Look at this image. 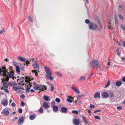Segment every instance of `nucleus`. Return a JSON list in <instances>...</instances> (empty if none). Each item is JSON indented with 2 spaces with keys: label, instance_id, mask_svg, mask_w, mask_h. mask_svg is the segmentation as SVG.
Here are the masks:
<instances>
[{
  "label": "nucleus",
  "instance_id": "obj_1",
  "mask_svg": "<svg viewBox=\"0 0 125 125\" xmlns=\"http://www.w3.org/2000/svg\"><path fill=\"white\" fill-rule=\"evenodd\" d=\"M85 21L86 24H88L89 28L90 29L95 30L98 28L96 24L93 22H90L89 19L85 20Z\"/></svg>",
  "mask_w": 125,
  "mask_h": 125
},
{
  "label": "nucleus",
  "instance_id": "obj_2",
  "mask_svg": "<svg viewBox=\"0 0 125 125\" xmlns=\"http://www.w3.org/2000/svg\"><path fill=\"white\" fill-rule=\"evenodd\" d=\"M44 69L47 75H46V78L51 80H52L53 79V78L52 76V73L50 72V69L48 67L45 66L44 67Z\"/></svg>",
  "mask_w": 125,
  "mask_h": 125
},
{
  "label": "nucleus",
  "instance_id": "obj_3",
  "mask_svg": "<svg viewBox=\"0 0 125 125\" xmlns=\"http://www.w3.org/2000/svg\"><path fill=\"white\" fill-rule=\"evenodd\" d=\"M33 88L35 90H41L39 91V93L41 91H43L46 90L47 89V87L44 85H37L33 86Z\"/></svg>",
  "mask_w": 125,
  "mask_h": 125
},
{
  "label": "nucleus",
  "instance_id": "obj_4",
  "mask_svg": "<svg viewBox=\"0 0 125 125\" xmlns=\"http://www.w3.org/2000/svg\"><path fill=\"white\" fill-rule=\"evenodd\" d=\"M90 64L91 68H95L97 69H98L100 67L99 63L96 60H92L90 62Z\"/></svg>",
  "mask_w": 125,
  "mask_h": 125
},
{
  "label": "nucleus",
  "instance_id": "obj_5",
  "mask_svg": "<svg viewBox=\"0 0 125 125\" xmlns=\"http://www.w3.org/2000/svg\"><path fill=\"white\" fill-rule=\"evenodd\" d=\"M109 99L111 100V102H113L115 96L113 93L112 92H109L108 96Z\"/></svg>",
  "mask_w": 125,
  "mask_h": 125
},
{
  "label": "nucleus",
  "instance_id": "obj_6",
  "mask_svg": "<svg viewBox=\"0 0 125 125\" xmlns=\"http://www.w3.org/2000/svg\"><path fill=\"white\" fill-rule=\"evenodd\" d=\"M24 117L23 116H21L18 119V125H22L23 123Z\"/></svg>",
  "mask_w": 125,
  "mask_h": 125
},
{
  "label": "nucleus",
  "instance_id": "obj_7",
  "mask_svg": "<svg viewBox=\"0 0 125 125\" xmlns=\"http://www.w3.org/2000/svg\"><path fill=\"white\" fill-rule=\"evenodd\" d=\"M34 62H35V64H32V66L33 68L36 70H38L39 69V64L37 63V62L35 61Z\"/></svg>",
  "mask_w": 125,
  "mask_h": 125
},
{
  "label": "nucleus",
  "instance_id": "obj_8",
  "mask_svg": "<svg viewBox=\"0 0 125 125\" xmlns=\"http://www.w3.org/2000/svg\"><path fill=\"white\" fill-rule=\"evenodd\" d=\"M1 103L3 106H6L8 104V101L5 99H3L1 102Z\"/></svg>",
  "mask_w": 125,
  "mask_h": 125
},
{
  "label": "nucleus",
  "instance_id": "obj_9",
  "mask_svg": "<svg viewBox=\"0 0 125 125\" xmlns=\"http://www.w3.org/2000/svg\"><path fill=\"white\" fill-rule=\"evenodd\" d=\"M67 109L65 107H62L61 108V110L60 111L62 113L66 114L67 113Z\"/></svg>",
  "mask_w": 125,
  "mask_h": 125
},
{
  "label": "nucleus",
  "instance_id": "obj_10",
  "mask_svg": "<svg viewBox=\"0 0 125 125\" xmlns=\"http://www.w3.org/2000/svg\"><path fill=\"white\" fill-rule=\"evenodd\" d=\"M73 123L75 125H79L80 123V121L79 119H73Z\"/></svg>",
  "mask_w": 125,
  "mask_h": 125
},
{
  "label": "nucleus",
  "instance_id": "obj_11",
  "mask_svg": "<svg viewBox=\"0 0 125 125\" xmlns=\"http://www.w3.org/2000/svg\"><path fill=\"white\" fill-rule=\"evenodd\" d=\"M8 76L9 78H11L13 76L14 73L11 71L7 73Z\"/></svg>",
  "mask_w": 125,
  "mask_h": 125
},
{
  "label": "nucleus",
  "instance_id": "obj_12",
  "mask_svg": "<svg viewBox=\"0 0 125 125\" xmlns=\"http://www.w3.org/2000/svg\"><path fill=\"white\" fill-rule=\"evenodd\" d=\"M43 99L46 101H50V97L49 96L44 95L42 97Z\"/></svg>",
  "mask_w": 125,
  "mask_h": 125
},
{
  "label": "nucleus",
  "instance_id": "obj_13",
  "mask_svg": "<svg viewBox=\"0 0 125 125\" xmlns=\"http://www.w3.org/2000/svg\"><path fill=\"white\" fill-rule=\"evenodd\" d=\"M43 105L45 109H46L49 108V105L47 102H44L43 103Z\"/></svg>",
  "mask_w": 125,
  "mask_h": 125
},
{
  "label": "nucleus",
  "instance_id": "obj_14",
  "mask_svg": "<svg viewBox=\"0 0 125 125\" xmlns=\"http://www.w3.org/2000/svg\"><path fill=\"white\" fill-rule=\"evenodd\" d=\"M2 113L4 115L7 116L9 115V111L8 110H6L5 109H3L2 112Z\"/></svg>",
  "mask_w": 125,
  "mask_h": 125
},
{
  "label": "nucleus",
  "instance_id": "obj_15",
  "mask_svg": "<svg viewBox=\"0 0 125 125\" xmlns=\"http://www.w3.org/2000/svg\"><path fill=\"white\" fill-rule=\"evenodd\" d=\"M2 73H3L4 74L6 75V73L7 72V71L6 70V67L5 66L3 67L2 68Z\"/></svg>",
  "mask_w": 125,
  "mask_h": 125
},
{
  "label": "nucleus",
  "instance_id": "obj_16",
  "mask_svg": "<svg viewBox=\"0 0 125 125\" xmlns=\"http://www.w3.org/2000/svg\"><path fill=\"white\" fill-rule=\"evenodd\" d=\"M108 94L107 92H104L102 93V95L104 98H106L108 96Z\"/></svg>",
  "mask_w": 125,
  "mask_h": 125
},
{
  "label": "nucleus",
  "instance_id": "obj_17",
  "mask_svg": "<svg viewBox=\"0 0 125 125\" xmlns=\"http://www.w3.org/2000/svg\"><path fill=\"white\" fill-rule=\"evenodd\" d=\"M72 88L74 90V92L78 94L80 93L79 91L77 90L75 87H72Z\"/></svg>",
  "mask_w": 125,
  "mask_h": 125
},
{
  "label": "nucleus",
  "instance_id": "obj_18",
  "mask_svg": "<svg viewBox=\"0 0 125 125\" xmlns=\"http://www.w3.org/2000/svg\"><path fill=\"white\" fill-rule=\"evenodd\" d=\"M94 97L95 98H96L98 97L99 98H100V93L98 92H97L95 94Z\"/></svg>",
  "mask_w": 125,
  "mask_h": 125
},
{
  "label": "nucleus",
  "instance_id": "obj_19",
  "mask_svg": "<svg viewBox=\"0 0 125 125\" xmlns=\"http://www.w3.org/2000/svg\"><path fill=\"white\" fill-rule=\"evenodd\" d=\"M122 82L119 81H117L116 83V85L117 86H119L121 85L122 84Z\"/></svg>",
  "mask_w": 125,
  "mask_h": 125
},
{
  "label": "nucleus",
  "instance_id": "obj_20",
  "mask_svg": "<svg viewBox=\"0 0 125 125\" xmlns=\"http://www.w3.org/2000/svg\"><path fill=\"white\" fill-rule=\"evenodd\" d=\"M53 109L54 112L57 111L58 109V107L57 106L54 105L53 106Z\"/></svg>",
  "mask_w": 125,
  "mask_h": 125
},
{
  "label": "nucleus",
  "instance_id": "obj_21",
  "mask_svg": "<svg viewBox=\"0 0 125 125\" xmlns=\"http://www.w3.org/2000/svg\"><path fill=\"white\" fill-rule=\"evenodd\" d=\"M16 71L18 73V74H20V68L19 66H16Z\"/></svg>",
  "mask_w": 125,
  "mask_h": 125
},
{
  "label": "nucleus",
  "instance_id": "obj_22",
  "mask_svg": "<svg viewBox=\"0 0 125 125\" xmlns=\"http://www.w3.org/2000/svg\"><path fill=\"white\" fill-rule=\"evenodd\" d=\"M18 59L20 60V61L23 62H25L26 61V59H25L24 57H18Z\"/></svg>",
  "mask_w": 125,
  "mask_h": 125
},
{
  "label": "nucleus",
  "instance_id": "obj_23",
  "mask_svg": "<svg viewBox=\"0 0 125 125\" xmlns=\"http://www.w3.org/2000/svg\"><path fill=\"white\" fill-rule=\"evenodd\" d=\"M115 50L117 52V54L118 55L120 56V53L119 52V48L116 47L115 48Z\"/></svg>",
  "mask_w": 125,
  "mask_h": 125
},
{
  "label": "nucleus",
  "instance_id": "obj_24",
  "mask_svg": "<svg viewBox=\"0 0 125 125\" xmlns=\"http://www.w3.org/2000/svg\"><path fill=\"white\" fill-rule=\"evenodd\" d=\"M35 117L34 115H31L29 117V118L31 120H32L34 119Z\"/></svg>",
  "mask_w": 125,
  "mask_h": 125
},
{
  "label": "nucleus",
  "instance_id": "obj_25",
  "mask_svg": "<svg viewBox=\"0 0 125 125\" xmlns=\"http://www.w3.org/2000/svg\"><path fill=\"white\" fill-rule=\"evenodd\" d=\"M85 79V78L83 76H81L79 80V81L80 82L84 81Z\"/></svg>",
  "mask_w": 125,
  "mask_h": 125
},
{
  "label": "nucleus",
  "instance_id": "obj_26",
  "mask_svg": "<svg viewBox=\"0 0 125 125\" xmlns=\"http://www.w3.org/2000/svg\"><path fill=\"white\" fill-rule=\"evenodd\" d=\"M110 83V81H108L107 82V84H106V85H105V86L104 87L105 88H106V87H108Z\"/></svg>",
  "mask_w": 125,
  "mask_h": 125
},
{
  "label": "nucleus",
  "instance_id": "obj_27",
  "mask_svg": "<svg viewBox=\"0 0 125 125\" xmlns=\"http://www.w3.org/2000/svg\"><path fill=\"white\" fill-rule=\"evenodd\" d=\"M33 19L30 16L28 17V20L30 22H31L32 21Z\"/></svg>",
  "mask_w": 125,
  "mask_h": 125
},
{
  "label": "nucleus",
  "instance_id": "obj_28",
  "mask_svg": "<svg viewBox=\"0 0 125 125\" xmlns=\"http://www.w3.org/2000/svg\"><path fill=\"white\" fill-rule=\"evenodd\" d=\"M82 119L84 120V122L86 123V124H88V122L86 120L85 118L84 117L83 115H82Z\"/></svg>",
  "mask_w": 125,
  "mask_h": 125
},
{
  "label": "nucleus",
  "instance_id": "obj_29",
  "mask_svg": "<svg viewBox=\"0 0 125 125\" xmlns=\"http://www.w3.org/2000/svg\"><path fill=\"white\" fill-rule=\"evenodd\" d=\"M31 87H29V88L27 87L26 89V92L27 93H28L29 92L30 88H31Z\"/></svg>",
  "mask_w": 125,
  "mask_h": 125
},
{
  "label": "nucleus",
  "instance_id": "obj_30",
  "mask_svg": "<svg viewBox=\"0 0 125 125\" xmlns=\"http://www.w3.org/2000/svg\"><path fill=\"white\" fill-rule=\"evenodd\" d=\"M72 113L76 115L78 114V111L75 110L72 111Z\"/></svg>",
  "mask_w": 125,
  "mask_h": 125
},
{
  "label": "nucleus",
  "instance_id": "obj_31",
  "mask_svg": "<svg viewBox=\"0 0 125 125\" xmlns=\"http://www.w3.org/2000/svg\"><path fill=\"white\" fill-rule=\"evenodd\" d=\"M55 101L57 103H59L60 101V99L59 98H56L55 99Z\"/></svg>",
  "mask_w": 125,
  "mask_h": 125
},
{
  "label": "nucleus",
  "instance_id": "obj_32",
  "mask_svg": "<svg viewBox=\"0 0 125 125\" xmlns=\"http://www.w3.org/2000/svg\"><path fill=\"white\" fill-rule=\"evenodd\" d=\"M56 74L57 76L61 77L62 76V74L60 73L57 72L56 73Z\"/></svg>",
  "mask_w": 125,
  "mask_h": 125
},
{
  "label": "nucleus",
  "instance_id": "obj_33",
  "mask_svg": "<svg viewBox=\"0 0 125 125\" xmlns=\"http://www.w3.org/2000/svg\"><path fill=\"white\" fill-rule=\"evenodd\" d=\"M5 29H4L2 30H0V34H1L3 32H5Z\"/></svg>",
  "mask_w": 125,
  "mask_h": 125
},
{
  "label": "nucleus",
  "instance_id": "obj_34",
  "mask_svg": "<svg viewBox=\"0 0 125 125\" xmlns=\"http://www.w3.org/2000/svg\"><path fill=\"white\" fill-rule=\"evenodd\" d=\"M39 111L40 113H43V109L41 108L39 109Z\"/></svg>",
  "mask_w": 125,
  "mask_h": 125
},
{
  "label": "nucleus",
  "instance_id": "obj_35",
  "mask_svg": "<svg viewBox=\"0 0 125 125\" xmlns=\"http://www.w3.org/2000/svg\"><path fill=\"white\" fill-rule=\"evenodd\" d=\"M66 101L70 103H71L72 102V101L71 100V99L70 98H68L67 99Z\"/></svg>",
  "mask_w": 125,
  "mask_h": 125
},
{
  "label": "nucleus",
  "instance_id": "obj_36",
  "mask_svg": "<svg viewBox=\"0 0 125 125\" xmlns=\"http://www.w3.org/2000/svg\"><path fill=\"white\" fill-rule=\"evenodd\" d=\"M50 85H51V87L50 91H52L54 89V87L53 85L52 84H50Z\"/></svg>",
  "mask_w": 125,
  "mask_h": 125
},
{
  "label": "nucleus",
  "instance_id": "obj_37",
  "mask_svg": "<svg viewBox=\"0 0 125 125\" xmlns=\"http://www.w3.org/2000/svg\"><path fill=\"white\" fill-rule=\"evenodd\" d=\"M25 62L26 64H27V65H28L29 64H30L29 61L27 59L26 60V61Z\"/></svg>",
  "mask_w": 125,
  "mask_h": 125
},
{
  "label": "nucleus",
  "instance_id": "obj_38",
  "mask_svg": "<svg viewBox=\"0 0 125 125\" xmlns=\"http://www.w3.org/2000/svg\"><path fill=\"white\" fill-rule=\"evenodd\" d=\"M7 83L6 81H4V82L3 83V86L5 88L6 87V84H7Z\"/></svg>",
  "mask_w": 125,
  "mask_h": 125
},
{
  "label": "nucleus",
  "instance_id": "obj_39",
  "mask_svg": "<svg viewBox=\"0 0 125 125\" xmlns=\"http://www.w3.org/2000/svg\"><path fill=\"white\" fill-rule=\"evenodd\" d=\"M22 110L21 108H20L18 110V112L20 114L22 112Z\"/></svg>",
  "mask_w": 125,
  "mask_h": 125
},
{
  "label": "nucleus",
  "instance_id": "obj_40",
  "mask_svg": "<svg viewBox=\"0 0 125 125\" xmlns=\"http://www.w3.org/2000/svg\"><path fill=\"white\" fill-rule=\"evenodd\" d=\"M82 96V95H79L78 96H77L76 97L77 100H78L79 99L81 98Z\"/></svg>",
  "mask_w": 125,
  "mask_h": 125
},
{
  "label": "nucleus",
  "instance_id": "obj_41",
  "mask_svg": "<svg viewBox=\"0 0 125 125\" xmlns=\"http://www.w3.org/2000/svg\"><path fill=\"white\" fill-rule=\"evenodd\" d=\"M94 118L96 119H100V117L97 115H96L95 116H94Z\"/></svg>",
  "mask_w": 125,
  "mask_h": 125
},
{
  "label": "nucleus",
  "instance_id": "obj_42",
  "mask_svg": "<svg viewBox=\"0 0 125 125\" xmlns=\"http://www.w3.org/2000/svg\"><path fill=\"white\" fill-rule=\"evenodd\" d=\"M20 97L22 99H23L25 98V96L24 94H22L20 96Z\"/></svg>",
  "mask_w": 125,
  "mask_h": 125
},
{
  "label": "nucleus",
  "instance_id": "obj_43",
  "mask_svg": "<svg viewBox=\"0 0 125 125\" xmlns=\"http://www.w3.org/2000/svg\"><path fill=\"white\" fill-rule=\"evenodd\" d=\"M119 18L122 20H123V18L122 16V15H119Z\"/></svg>",
  "mask_w": 125,
  "mask_h": 125
},
{
  "label": "nucleus",
  "instance_id": "obj_44",
  "mask_svg": "<svg viewBox=\"0 0 125 125\" xmlns=\"http://www.w3.org/2000/svg\"><path fill=\"white\" fill-rule=\"evenodd\" d=\"M25 103L23 102L22 101L21 102V105L23 107L25 106Z\"/></svg>",
  "mask_w": 125,
  "mask_h": 125
},
{
  "label": "nucleus",
  "instance_id": "obj_45",
  "mask_svg": "<svg viewBox=\"0 0 125 125\" xmlns=\"http://www.w3.org/2000/svg\"><path fill=\"white\" fill-rule=\"evenodd\" d=\"M8 84L9 86H12L13 85V84L12 83V82H10L8 83Z\"/></svg>",
  "mask_w": 125,
  "mask_h": 125
},
{
  "label": "nucleus",
  "instance_id": "obj_46",
  "mask_svg": "<svg viewBox=\"0 0 125 125\" xmlns=\"http://www.w3.org/2000/svg\"><path fill=\"white\" fill-rule=\"evenodd\" d=\"M13 89L14 91H16L17 90V87L16 86H13Z\"/></svg>",
  "mask_w": 125,
  "mask_h": 125
},
{
  "label": "nucleus",
  "instance_id": "obj_47",
  "mask_svg": "<svg viewBox=\"0 0 125 125\" xmlns=\"http://www.w3.org/2000/svg\"><path fill=\"white\" fill-rule=\"evenodd\" d=\"M24 67L23 66H22L21 68H20V69L22 71H24L25 70H24Z\"/></svg>",
  "mask_w": 125,
  "mask_h": 125
},
{
  "label": "nucleus",
  "instance_id": "obj_48",
  "mask_svg": "<svg viewBox=\"0 0 125 125\" xmlns=\"http://www.w3.org/2000/svg\"><path fill=\"white\" fill-rule=\"evenodd\" d=\"M13 65H14L15 67H16V66H18L17 65V63L16 62H13Z\"/></svg>",
  "mask_w": 125,
  "mask_h": 125
},
{
  "label": "nucleus",
  "instance_id": "obj_49",
  "mask_svg": "<svg viewBox=\"0 0 125 125\" xmlns=\"http://www.w3.org/2000/svg\"><path fill=\"white\" fill-rule=\"evenodd\" d=\"M90 106H89V107L90 108H95V106L94 105H92L90 104Z\"/></svg>",
  "mask_w": 125,
  "mask_h": 125
},
{
  "label": "nucleus",
  "instance_id": "obj_50",
  "mask_svg": "<svg viewBox=\"0 0 125 125\" xmlns=\"http://www.w3.org/2000/svg\"><path fill=\"white\" fill-rule=\"evenodd\" d=\"M121 27V28L123 30H125V27L124 25H122Z\"/></svg>",
  "mask_w": 125,
  "mask_h": 125
},
{
  "label": "nucleus",
  "instance_id": "obj_51",
  "mask_svg": "<svg viewBox=\"0 0 125 125\" xmlns=\"http://www.w3.org/2000/svg\"><path fill=\"white\" fill-rule=\"evenodd\" d=\"M24 77H21L20 78V79L19 80L20 81H22L23 80H24Z\"/></svg>",
  "mask_w": 125,
  "mask_h": 125
},
{
  "label": "nucleus",
  "instance_id": "obj_52",
  "mask_svg": "<svg viewBox=\"0 0 125 125\" xmlns=\"http://www.w3.org/2000/svg\"><path fill=\"white\" fill-rule=\"evenodd\" d=\"M115 23L116 24L118 21V20L116 16L115 17Z\"/></svg>",
  "mask_w": 125,
  "mask_h": 125
},
{
  "label": "nucleus",
  "instance_id": "obj_53",
  "mask_svg": "<svg viewBox=\"0 0 125 125\" xmlns=\"http://www.w3.org/2000/svg\"><path fill=\"white\" fill-rule=\"evenodd\" d=\"M101 110H97L94 111V113H96L98 112H101Z\"/></svg>",
  "mask_w": 125,
  "mask_h": 125
},
{
  "label": "nucleus",
  "instance_id": "obj_54",
  "mask_svg": "<svg viewBox=\"0 0 125 125\" xmlns=\"http://www.w3.org/2000/svg\"><path fill=\"white\" fill-rule=\"evenodd\" d=\"M11 106L13 107L15 106H16L15 103H13L11 104Z\"/></svg>",
  "mask_w": 125,
  "mask_h": 125
},
{
  "label": "nucleus",
  "instance_id": "obj_55",
  "mask_svg": "<svg viewBox=\"0 0 125 125\" xmlns=\"http://www.w3.org/2000/svg\"><path fill=\"white\" fill-rule=\"evenodd\" d=\"M97 21L98 24H99L101 26V22L99 20H98Z\"/></svg>",
  "mask_w": 125,
  "mask_h": 125
},
{
  "label": "nucleus",
  "instance_id": "obj_56",
  "mask_svg": "<svg viewBox=\"0 0 125 125\" xmlns=\"http://www.w3.org/2000/svg\"><path fill=\"white\" fill-rule=\"evenodd\" d=\"M4 91L5 92H6L7 93H9V91L8 90L6 89H5L4 90Z\"/></svg>",
  "mask_w": 125,
  "mask_h": 125
},
{
  "label": "nucleus",
  "instance_id": "obj_57",
  "mask_svg": "<svg viewBox=\"0 0 125 125\" xmlns=\"http://www.w3.org/2000/svg\"><path fill=\"white\" fill-rule=\"evenodd\" d=\"M94 75V73H92V74H91L90 76L88 77V79H89L93 75Z\"/></svg>",
  "mask_w": 125,
  "mask_h": 125
},
{
  "label": "nucleus",
  "instance_id": "obj_58",
  "mask_svg": "<svg viewBox=\"0 0 125 125\" xmlns=\"http://www.w3.org/2000/svg\"><path fill=\"white\" fill-rule=\"evenodd\" d=\"M122 108V107L121 106H118L117 107V109L118 110H121Z\"/></svg>",
  "mask_w": 125,
  "mask_h": 125
},
{
  "label": "nucleus",
  "instance_id": "obj_59",
  "mask_svg": "<svg viewBox=\"0 0 125 125\" xmlns=\"http://www.w3.org/2000/svg\"><path fill=\"white\" fill-rule=\"evenodd\" d=\"M125 60V58L124 57H123L121 58V61L122 62L124 61Z\"/></svg>",
  "mask_w": 125,
  "mask_h": 125
},
{
  "label": "nucleus",
  "instance_id": "obj_60",
  "mask_svg": "<svg viewBox=\"0 0 125 125\" xmlns=\"http://www.w3.org/2000/svg\"><path fill=\"white\" fill-rule=\"evenodd\" d=\"M122 80L124 82H125V77H124L123 78Z\"/></svg>",
  "mask_w": 125,
  "mask_h": 125
},
{
  "label": "nucleus",
  "instance_id": "obj_61",
  "mask_svg": "<svg viewBox=\"0 0 125 125\" xmlns=\"http://www.w3.org/2000/svg\"><path fill=\"white\" fill-rule=\"evenodd\" d=\"M52 104L53 105L55 104V102L54 100L52 101Z\"/></svg>",
  "mask_w": 125,
  "mask_h": 125
},
{
  "label": "nucleus",
  "instance_id": "obj_62",
  "mask_svg": "<svg viewBox=\"0 0 125 125\" xmlns=\"http://www.w3.org/2000/svg\"><path fill=\"white\" fill-rule=\"evenodd\" d=\"M38 72H36L35 73V76H37L38 75Z\"/></svg>",
  "mask_w": 125,
  "mask_h": 125
},
{
  "label": "nucleus",
  "instance_id": "obj_63",
  "mask_svg": "<svg viewBox=\"0 0 125 125\" xmlns=\"http://www.w3.org/2000/svg\"><path fill=\"white\" fill-rule=\"evenodd\" d=\"M30 92H32L34 93L35 92V91L33 89H31L30 90Z\"/></svg>",
  "mask_w": 125,
  "mask_h": 125
},
{
  "label": "nucleus",
  "instance_id": "obj_64",
  "mask_svg": "<svg viewBox=\"0 0 125 125\" xmlns=\"http://www.w3.org/2000/svg\"><path fill=\"white\" fill-rule=\"evenodd\" d=\"M123 46L125 47V41H124L123 42Z\"/></svg>",
  "mask_w": 125,
  "mask_h": 125
}]
</instances>
